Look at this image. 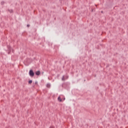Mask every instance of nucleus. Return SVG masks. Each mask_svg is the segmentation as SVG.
<instances>
[{"label": "nucleus", "mask_w": 128, "mask_h": 128, "mask_svg": "<svg viewBox=\"0 0 128 128\" xmlns=\"http://www.w3.org/2000/svg\"><path fill=\"white\" fill-rule=\"evenodd\" d=\"M46 86H47V88H50V84H46Z\"/></svg>", "instance_id": "3"}, {"label": "nucleus", "mask_w": 128, "mask_h": 128, "mask_svg": "<svg viewBox=\"0 0 128 128\" xmlns=\"http://www.w3.org/2000/svg\"><path fill=\"white\" fill-rule=\"evenodd\" d=\"M35 84H38V82L36 81V82H35Z\"/></svg>", "instance_id": "8"}, {"label": "nucleus", "mask_w": 128, "mask_h": 128, "mask_svg": "<svg viewBox=\"0 0 128 128\" xmlns=\"http://www.w3.org/2000/svg\"><path fill=\"white\" fill-rule=\"evenodd\" d=\"M35 74H36V76H40V72L37 71L36 72Z\"/></svg>", "instance_id": "2"}, {"label": "nucleus", "mask_w": 128, "mask_h": 128, "mask_svg": "<svg viewBox=\"0 0 128 128\" xmlns=\"http://www.w3.org/2000/svg\"><path fill=\"white\" fill-rule=\"evenodd\" d=\"M58 100L59 101V102H62V98H60V97H58Z\"/></svg>", "instance_id": "4"}, {"label": "nucleus", "mask_w": 128, "mask_h": 128, "mask_svg": "<svg viewBox=\"0 0 128 128\" xmlns=\"http://www.w3.org/2000/svg\"><path fill=\"white\" fill-rule=\"evenodd\" d=\"M27 26L28 28V26H30V24H27Z\"/></svg>", "instance_id": "9"}, {"label": "nucleus", "mask_w": 128, "mask_h": 128, "mask_svg": "<svg viewBox=\"0 0 128 128\" xmlns=\"http://www.w3.org/2000/svg\"><path fill=\"white\" fill-rule=\"evenodd\" d=\"M29 76H31L32 78V76H34V70H30L29 71Z\"/></svg>", "instance_id": "1"}, {"label": "nucleus", "mask_w": 128, "mask_h": 128, "mask_svg": "<svg viewBox=\"0 0 128 128\" xmlns=\"http://www.w3.org/2000/svg\"><path fill=\"white\" fill-rule=\"evenodd\" d=\"M8 11L10 12H12L14 11L10 9V10H8Z\"/></svg>", "instance_id": "6"}, {"label": "nucleus", "mask_w": 128, "mask_h": 128, "mask_svg": "<svg viewBox=\"0 0 128 128\" xmlns=\"http://www.w3.org/2000/svg\"><path fill=\"white\" fill-rule=\"evenodd\" d=\"M32 80H30L28 81V84H32Z\"/></svg>", "instance_id": "5"}, {"label": "nucleus", "mask_w": 128, "mask_h": 128, "mask_svg": "<svg viewBox=\"0 0 128 128\" xmlns=\"http://www.w3.org/2000/svg\"><path fill=\"white\" fill-rule=\"evenodd\" d=\"M62 80H66L64 79V76H63L62 78Z\"/></svg>", "instance_id": "7"}]
</instances>
